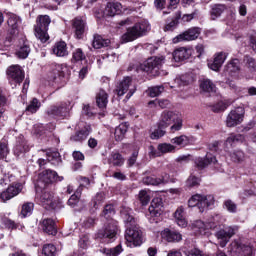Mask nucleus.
<instances>
[{"mask_svg":"<svg viewBox=\"0 0 256 256\" xmlns=\"http://www.w3.org/2000/svg\"><path fill=\"white\" fill-rule=\"evenodd\" d=\"M113 215H115V207L112 204H107L102 212V217H105L107 222L97 233L99 239H115L117 237L118 222L111 218Z\"/></svg>","mask_w":256,"mask_h":256,"instance_id":"1","label":"nucleus"},{"mask_svg":"<svg viewBox=\"0 0 256 256\" xmlns=\"http://www.w3.org/2000/svg\"><path fill=\"white\" fill-rule=\"evenodd\" d=\"M157 127L160 129H167L170 127L172 133H175V131H181V128L183 127V120L179 116V114L164 110L159 117V121L157 122Z\"/></svg>","mask_w":256,"mask_h":256,"instance_id":"2","label":"nucleus"},{"mask_svg":"<svg viewBox=\"0 0 256 256\" xmlns=\"http://www.w3.org/2000/svg\"><path fill=\"white\" fill-rule=\"evenodd\" d=\"M151 31V24L147 20H140L135 23L132 27L127 28L126 33L122 35V43H129L139 39V37H144Z\"/></svg>","mask_w":256,"mask_h":256,"instance_id":"3","label":"nucleus"},{"mask_svg":"<svg viewBox=\"0 0 256 256\" xmlns=\"http://www.w3.org/2000/svg\"><path fill=\"white\" fill-rule=\"evenodd\" d=\"M49 25H51V18L48 15H40L36 20L34 26L35 37L41 41V43H47L49 41Z\"/></svg>","mask_w":256,"mask_h":256,"instance_id":"4","label":"nucleus"},{"mask_svg":"<svg viewBox=\"0 0 256 256\" xmlns=\"http://www.w3.org/2000/svg\"><path fill=\"white\" fill-rule=\"evenodd\" d=\"M57 181H63V177L57 175V172L51 169H46L38 175L35 187L38 189H45L47 185L57 183Z\"/></svg>","mask_w":256,"mask_h":256,"instance_id":"5","label":"nucleus"},{"mask_svg":"<svg viewBox=\"0 0 256 256\" xmlns=\"http://www.w3.org/2000/svg\"><path fill=\"white\" fill-rule=\"evenodd\" d=\"M36 199L48 211L57 207V200H55L53 192L45 190V188H36Z\"/></svg>","mask_w":256,"mask_h":256,"instance_id":"6","label":"nucleus"},{"mask_svg":"<svg viewBox=\"0 0 256 256\" xmlns=\"http://www.w3.org/2000/svg\"><path fill=\"white\" fill-rule=\"evenodd\" d=\"M213 203H215L213 195L203 196L196 194L188 200V207H198L200 213H203L206 209H209Z\"/></svg>","mask_w":256,"mask_h":256,"instance_id":"7","label":"nucleus"},{"mask_svg":"<svg viewBox=\"0 0 256 256\" xmlns=\"http://www.w3.org/2000/svg\"><path fill=\"white\" fill-rule=\"evenodd\" d=\"M163 63H165V57L152 56L144 61L143 64H140V71L151 75H159V70L163 67Z\"/></svg>","mask_w":256,"mask_h":256,"instance_id":"8","label":"nucleus"},{"mask_svg":"<svg viewBox=\"0 0 256 256\" xmlns=\"http://www.w3.org/2000/svg\"><path fill=\"white\" fill-rule=\"evenodd\" d=\"M125 239L128 243H132L134 247H141L143 245V230L140 226L126 230Z\"/></svg>","mask_w":256,"mask_h":256,"instance_id":"9","label":"nucleus"},{"mask_svg":"<svg viewBox=\"0 0 256 256\" xmlns=\"http://www.w3.org/2000/svg\"><path fill=\"white\" fill-rule=\"evenodd\" d=\"M244 117H245V108L238 107L232 110L226 118L227 127H237V125H241V123H243Z\"/></svg>","mask_w":256,"mask_h":256,"instance_id":"10","label":"nucleus"},{"mask_svg":"<svg viewBox=\"0 0 256 256\" xmlns=\"http://www.w3.org/2000/svg\"><path fill=\"white\" fill-rule=\"evenodd\" d=\"M6 73L9 81L17 83L18 85H21V83H23V80L25 79V72L19 65H12L8 67Z\"/></svg>","mask_w":256,"mask_h":256,"instance_id":"11","label":"nucleus"},{"mask_svg":"<svg viewBox=\"0 0 256 256\" xmlns=\"http://www.w3.org/2000/svg\"><path fill=\"white\" fill-rule=\"evenodd\" d=\"M123 221L126 227V231L131 229H135V227H139V222L137 218L133 215V210L129 207H124L121 210Z\"/></svg>","mask_w":256,"mask_h":256,"instance_id":"12","label":"nucleus"},{"mask_svg":"<svg viewBox=\"0 0 256 256\" xmlns=\"http://www.w3.org/2000/svg\"><path fill=\"white\" fill-rule=\"evenodd\" d=\"M201 35V29L199 27L189 28L182 34L176 36L173 39V43H181V41H195Z\"/></svg>","mask_w":256,"mask_h":256,"instance_id":"13","label":"nucleus"},{"mask_svg":"<svg viewBox=\"0 0 256 256\" xmlns=\"http://www.w3.org/2000/svg\"><path fill=\"white\" fill-rule=\"evenodd\" d=\"M8 35H10V37H8V41H13L14 37H17L19 35V26L21 25V18L15 14H12L8 21Z\"/></svg>","mask_w":256,"mask_h":256,"instance_id":"14","label":"nucleus"},{"mask_svg":"<svg viewBox=\"0 0 256 256\" xmlns=\"http://www.w3.org/2000/svg\"><path fill=\"white\" fill-rule=\"evenodd\" d=\"M23 191L22 183H13L10 185L6 191L0 194V199L5 203V201H9V199H13L16 195H19Z\"/></svg>","mask_w":256,"mask_h":256,"instance_id":"15","label":"nucleus"},{"mask_svg":"<svg viewBox=\"0 0 256 256\" xmlns=\"http://www.w3.org/2000/svg\"><path fill=\"white\" fill-rule=\"evenodd\" d=\"M48 117L57 119V117H65L67 115V105L64 103L51 106L47 110Z\"/></svg>","mask_w":256,"mask_h":256,"instance_id":"16","label":"nucleus"},{"mask_svg":"<svg viewBox=\"0 0 256 256\" xmlns=\"http://www.w3.org/2000/svg\"><path fill=\"white\" fill-rule=\"evenodd\" d=\"M235 234V228L229 227L223 230H220L216 233L217 239L220 240V247H225L229 243V239Z\"/></svg>","mask_w":256,"mask_h":256,"instance_id":"17","label":"nucleus"},{"mask_svg":"<svg viewBox=\"0 0 256 256\" xmlns=\"http://www.w3.org/2000/svg\"><path fill=\"white\" fill-rule=\"evenodd\" d=\"M217 163V158L209 153L205 157H198L195 159V166L197 169L203 170L209 165H215Z\"/></svg>","mask_w":256,"mask_h":256,"instance_id":"18","label":"nucleus"},{"mask_svg":"<svg viewBox=\"0 0 256 256\" xmlns=\"http://www.w3.org/2000/svg\"><path fill=\"white\" fill-rule=\"evenodd\" d=\"M149 213L152 217H161L163 215V200L161 198H154L152 200Z\"/></svg>","mask_w":256,"mask_h":256,"instance_id":"19","label":"nucleus"},{"mask_svg":"<svg viewBox=\"0 0 256 256\" xmlns=\"http://www.w3.org/2000/svg\"><path fill=\"white\" fill-rule=\"evenodd\" d=\"M29 152V144L23 135H20L16 138V145L14 147V153L19 157L23 153Z\"/></svg>","mask_w":256,"mask_h":256,"instance_id":"20","label":"nucleus"},{"mask_svg":"<svg viewBox=\"0 0 256 256\" xmlns=\"http://www.w3.org/2000/svg\"><path fill=\"white\" fill-rule=\"evenodd\" d=\"M40 227L47 235H57V226L55 225V221L51 218H46L40 222Z\"/></svg>","mask_w":256,"mask_h":256,"instance_id":"21","label":"nucleus"},{"mask_svg":"<svg viewBox=\"0 0 256 256\" xmlns=\"http://www.w3.org/2000/svg\"><path fill=\"white\" fill-rule=\"evenodd\" d=\"M72 27L77 39H83V33H85V21L77 17L72 21Z\"/></svg>","mask_w":256,"mask_h":256,"instance_id":"22","label":"nucleus"},{"mask_svg":"<svg viewBox=\"0 0 256 256\" xmlns=\"http://www.w3.org/2000/svg\"><path fill=\"white\" fill-rule=\"evenodd\" d=\"M131 83H133V78L126 76L124 79L118 84L116 93L118 97H123L127 91H129V87H131Z\"/></svg>","mask_w":256,"mask_h":256,"instance_id":"23","label":"nucleus"},{"mask_svg":"<svg viewBox=\"0 0 256 256\" xmlns=\"http://www.w3.org/2000/svg\"><path fill=\"white\" fill-rule=\"evenodd\" d=\"M225 59H227V55L220 52L215 56L212 62L208 63V67L212 69V71H219L223 66V63H225Z\"/></svg>","mask_w":256,"mask_h":256,"instance_id":"24","label":"nucleus"},{"mask_svg":"<svg viewBox=\"0 0 256 256\" xmlns=\"http://www.w3.org/2000/svg\"><path fill=\"white\" fill-rule=\"evenodd\" d=\"M162 237H164L168 243H179V241L183 240L181 233L169 229H166L162 232Z\"/></svg>","mask_w":256,"mask_h":256,"instance_id":"25","label":"nucleus"},{"mask_svg":"<svg viewBox=\"0 0 256 256\" xmlns=\"http://www.w3.org/2000/svg\"><path fill=\"white\" fill-rule=\"evenodd\" d=\"M107 103H109V94L105 90L100 89L96 94V105L99 109H106Z\"/></svg>","mask_w":256,"mask_h":256,"instance_id":"26","label":"nucleus"},{"mask_svg":"<svg viewBox=\"0 0 256 256\" xmlns=\"http://www.w3.org/2000/svg\"><path fill=\"white\" fill-rule=\"evenodd\" d=\"M227 10V6L224 4H214L210 9V19L211 21H215L219 19L221 15Z\"/></svg>","mask_w":256,"mask_h":256,"instance_id":"27","label":"nucleus"},{"mask_svg":"<svg viewBox=\"0 0 256 256\" xmlns=\"http://www.w3.org/2000/svg\"><path fill=\"white\" fill-rule=\"evenodd\" d=\"M191 57V50L186 48H179L174 51L173 59L176 63H180V61H185Z\"/></svg>","mask_w":256,"mask_h":256,"instance_id":"28","label":"nucleus"},{"mask_svg":"<svg viewBox=\"0 0 256 256\" xmlns=\"http://www.w3.org/2000/svg\"><path fill=\"white\" fill-rule=\"evenodd\" d=\"M119 11H121V3L108 2L104 9V15L107 17H115Z\"/></svg>","mask_w":256,"mask_h":256,"instance_id":"29","label":"nucleus"},{"mask_svg":"<svg viewBox=\"0 0 256 256\" xmlns=\"http://www.w3.org/2000/svg\"><path fill=\"white\" fill-rule=\"evenodd\" d=\"M104 202H105V193L104 192L97 193L91 201V206H92L91 213H95V211H97V209H99Z\"/></svg>","mask_w":256,"mask_h":256,"instance_id":"30","label":"nucleus"},{"mask_svg":"<svg viewBox=\"0 0 256 256\" xmlns=\"http://www.w3.org/2000/svg\"><path fill=\"white\" fill-rule=\"evenodd\" d=\"M91 133V126H85L80 131L76 132L75 135L71 136V141H85Z\"/></svg>","mask_w":256,"mask_h":256,"instance_id":"31","label":"nucleus"},{"mask_svg":"<svg viewBox=\"0 0 256 256\" xmlns=\"http://www.w3.org/2000/svg\"><path fill=\"white\" fill-rule=\"evenodd\" d=\"M168 1V9H177V5H179L180 0H155L154 5L156 9H164L165 5H167Z\"/></svg>","mask_w":256,"mask_h":256,"instance_id":"32","label":"nucleus"},{"mask_svg":"<svg viewBox=\"0 0 256 256\" xmlns=\"http://www.w3.org/2000/svg\"><path fill=\"white\" fill-rule=\"evenodd\" d=\"M174 217L179 227H185L187 225V220H185V208H183V206L177 208L174 213Z\"/></svg>","mask_w":256,"mask_h":256,"instance_id":"33","label":"nucleus"},{"mask_svg":"<svg viewBox=\"0 0 256 256\" xmlns=\"http://www.w3.org/2000/svg\"><path fill=\"white\" fill-rule=\"evenodd\" d=\"M111 45V40L103 39V37L99 34L94 35V40L92 42V46L94 49H101L102 47H109Z\"/></svg>","mask_w":256,"mask_h":256,"instance_id":"34","label":"nucleus"},{"mask_svg":"<svg viewBox=\"0 0 256 256\" xmlns=\"http://www.w3.org/2000/svg\"><path fill=\"white\" fill-rule=\"evenodd\" d=\"M108 163L114 167H121L125 163V159H123V155L119 154V152H112Z\"/></svg>","mask_w":256,"mask_h":256,"instance_id":"35","label":"nucleus"},{"mask_svg":"<svg viewBox=\"0 0 256 256\" xmlns=\"http://www.w3.org/2000/svg\"><path fill=\"white\" fill-rule=\"evenodd\" d=\"M54 55H57V57H65L69 54L67 51V43L65 42H57L53 48Z\"/></svg>","mask_w":256,"mask_h":256,"instance_id":"36","label":"nucleus"},{"mask_svg":"<svg viewBox=\"0 0 256 256\" xmlns=\"http://www.w3.org/2000/svg\"><path fill=\"white\" fill-rule=\"evenodd\" d=\"M200 89L205 91V93H215L217 87L213 83V81L209 80L208 78H204L200 82Z\"/></svg>","mask_w":256,"mask_h":256,"instance_id":"37","label":"nucleus"},{"mask_svg":"<svg viewBox=\"0 0 256 256\" xmlns=\"http://www.w3.org/2000/svg\"><path fill=\"white\" fill-rule=\"evenodd\" d=\"M142 181H143L144 185H154V186L167 183V179L165 178V176L162 178H155L153 176H145L142 179Z\"/></svg>","mask_w":256,"mask_h":256,"instance_id":"38","label":"nucleus"},{"mask_svg":"<svg viewBox=\"0 0 256 256\" xmlns=\"http://www.w3.org/2000/svg\"><path fill=\"white\" fill-rule=\"evenodd\" d=\"M101 253L106 256H119L123 253V246L118 244L116 247L113 248H102L100 249Z\"/></svg>","mask_w":256,"mask_h":256,"instance_id":"39","label":"nucleus"},{"mask_svg":"<svg viewBox=\"0 0 256 256\" xmlns=\"http://www.w3.org/2000/svg\"><path fill=\"white\" fill-rule=\"evenodd\" d=\"M175 83L178 87H185L190 83H193V76L191 74H183L175 79Z\"/></svg>","mask_w":256,"mask_h":256,"instance_id":"40","label":"nucleus"},{"mask_svg":"<svg viewBox=\"0 0 256 256\" xmlns=\"http://www.w3.org/2000/svg\"><path fill=\"white\" fill-rule=\"evenodd\" d=\"M243 63L250 73H256V60L255 58L246 55L243 58Z\"/></svg>","mask_w":256,"mask_h":256,"instance_id":"41","label":"nucleus"},{"mask_svg":"<svg viewBox=\"0 0 256 256\" xmlns=\"http://www.w3.org/2000/svg\"><path fill=\"white\" fill-rule=\"evenodd\" d=\"M127 124H120L118 127H116L114 132V137L116 141H123L125 139V134L127 133Z\"/></svg>","mask_w":256,"mask_h":256,"instance_id":"42","label":"nucleus"},{"mask_svg":"<svg viewBox=\"0 0 256 256\" xmlns=\"http://www.w3.org/2000/svg\"><path fill=\"white\" fill-rule=\"evenodd\" d=\"M30 53L31 48L29 47V44L27 42H24V44L16 52V55L17 57H19V59H27Z\"/></svg>","mask_w":256,"mask_h":256,"instance_id":"43","label":"nucleus"},{"mask_svg":"<svg viewBox=\"0 0 256 256\" xmlns=\"http://www.w3.org/2000/svg\"><path fill=\"white\" fill-rule=\"evenodd\" d=\"M226 71L227 73H237L241 70V66L239 65V59H232L227 65H226Z\"/></svg>","mask_w":256,"mask_h":256,"instance_id":"44","label":"nucleus"},{"mask_svg":"<svg viewBox=\"0 0 256 256\" xmlns=\"http://www.w3.org/2000/svg\"><path fill=\"white\" fill-rule=\"evenodd\" d=\"M46 157L48 163H51L52 165H59V163H61V155L59 152H48Z\"/></svg>","mask_w":256,"mask_h":256,"instance_id":"45","label":"nucleus"},{"mask_svg":"<svg viewBox=\"0 0 256 256\" xmlns=\"http://www.w3.org/2000/svg\"><path fill=\"white\" fill-rule=\"evenodd\" d=\"M41 107V102L37 98H33L29 105L26 107V111L28 113H37L39 111V108Z\"/></svg>","mask_w":256,"mask_h":256,"instance_id":"46","label":"nucleus"},{"mask_svg":"<svg viewBox=\"0 0 256 256\" xmlns=\"http://www.w3.org/2000/svg\"><path fill=\"white\" fill-rule=\"evenodd\" d=\"M35 207V204L33 202H26L22 205V210H21V217L25 219L27 215H31L33 213V208Z\"/></svg>","mask_w":256,"mask_h":256,"instance_id":"47","label":"nucleus"},{"mask_svg":"<svg viewBox=\"0 0 256 256\" xmlns=\"http://www.w3.org/2000/svg\"><path fill=\"white\" fill-rule=\"evenodd\" d=\"M181 19V13H178L175 18L171 20L168 24L164 26V31H174L179 25V20Z\"/></svg>","mask_w":256,"mask_h":256,"instance_id":"48","label":"nucleus"},{"mask_svg":"<svg viewBox=\"0 0 256 256\" xmlns=\"http://www.w3.org/2000/svg\"><path fill=\"white\" fill-rule=\"evenodd\" d=\"M171 143L173 145H179L180 147H185V145L189 144V138L185 135H181V136L173 138L171 140Z\"/></svg>","mask_w":256,"mask_h":256,"instance_id":"49","label":"nucleus"},{"mask_svg":"<svg viewBox=\"0 0 256 256\" xmlns=\"http://www.w3.org/2000/svg\"><path fill=\"white\" fill-rule=\"evenodd\" d=\"M245 141V136L241 134H230V137L226 139V143L228 145H232V143H243Z\"/></svg>","mask_w":256,"mask_h":256,"instance_id":"50","label":"nucleus"},{"mask_svg":"<svg viewBox=\"0 0 256 256\" xmlns=\"http://www.w3.org/2000/svg\"><path fill=\"white\" fill-rule=\"evenodd\" d=\"M148 95L149 97H159L163 91H165V88L163 86H153L148 88Z\"/></svg>","mask_w":256,"mask_h":256,"instance_id":"51","label":"nucleus"},{"mask_svg":"<svg viewBox=\"0 0 256 256\" xmlns=\"http://www.w3.org/2000/svg\"><path fill=\"white\" fill-rule=\"evenodd\" d=\"M81 199V193L76 192L74 193L67 201V205H69V207H72V209H74V207H77V205H79V201Z\"/></svg>","mask_w":256,"mask_h":256,"instance_id":"52","label":"nucleus"},{"mask_svg":"<svg viewBox=\"0 0 256 256\" xmlns=\"http://www.w3.org/2000/svg\"><path fill=\"white\" fill-rule=\"evenodd\" d=\"M56 252H57V248L53 244L44 245L42 249V253L44 256H55Z\"/></svg>","mask_w":256,"mask_h":256,"instance_id":"53","label":"nucleus"},{"mask_svg":"<svg viewBox=\"0 0 256 256\" xmlns=\"http://www.w3.org/2000/svg\"><path fill=\"white\" fill-rule=\"evenodd\" d=\"M166 128H160L159 126H157V129H155L151 134H150V138L157 140V139H161V137H165V134L167 133V131H165Z\"/></svg>","mask_w":256,"mask_h":256,"instance_id":"54","label":"nucleus"},{"mask_svg":"<svg viewBox=\"0 0 256 256\" xmlns=\"http://www.w3.org/2000/svg\"><path fill=\"white\" fill-rule=\"evenodd\" d=\"M85 59V53H83V50L81 48H77L73 52L72 61L73 63H77V61H83Z\"/></svg>","mask_w":256,"mask_h":256,"instance_id":"55","label":"nucleus"},{"mask_svg":"<svg viewBox=\"0 0 256 256\" xmlns=\"http://www.w3.org/2000/svg\"><path fill=\"white\" fill-rule=\"evenodd\" d=\"M158 151H160V153H172V151H175V146L168 143H162L158 145Z\"/></svg>","mask_w":256,"mask_h":256,"instance_id":"56","label":"nucleus"},{"mask_svg":"<svg viewBox=\"0 0 256 256\" xmlns=\"http://www.w3.org/2000/svg\"><path fill=\"white\" fill-rule=\"evenodd\" d=\"M224 207L229 213H237V204L232 200H225Z\"/></svg>","mask_w":256,"mask_h":256,"instance_id":"57","label":"nucleus"},{"mask_svg":"<svg viewBox=\"0 0 256 256\" xmlns=\"http://www.w3.org/2000/svg\"><path fill=\"white\" fill-rule=\"evenodd\" d=\"M96 223L97 217H88L83 221L82 227H85V229H91V227H95Z\"/></svg>","mask_w":256,"mask_h":256,"instance_id":"58","label":"nucleus"},{"mask_svg":"<svg viewBox=\"0 0 256 256\" xmlns=\"http://www.w3.org/2000/svg\"><path fill=\"white\" fill-rule=\"evenodd\" d=\"M139 201L141 205H149V202L151 201V198L147 195V191L141 190L139 193Z\"/></svg>","mask_w":256,"mask_h":256,"instance_id":"59","label":"nucleus"},{"mask_svg":"<svg viewBox=\"0 0 256 256\" xmlns=\"http://www.w3.org/2000/svg\"><path fill=\"white\" fill-rule=\"evenodd\" d=\"M227 109V104L223 101H220L212 106V111L214 113H221Z\"/></svg>","mask_w":256,"mask_h":256,"instance_id":"60","label":"nucleus"},{"mask_svg":"<svg viewBox=\"0 0 256 256\" xmlns=\"http://www.w3.org/2000/svg\"><path fill=\"white\" fill-rule=\"evenodd\" d=\"M9 155V147L5 143V141L0 142V159H5Z\"/></svg>","mask_w":256,"mask_h":256,"instance_id":"61","label":"nucleus"},{"mask_svg":"<svg viewBox=\"0 0 256 256\" xmlns=\"http://www.w3.org/2000/svg\"><path fill=\"white\" fill-rule=\"evenodd\" d=\"M200 179L195 177V176H190L187 181H186V185L188 187H198L199 183H200Z\"/></svg>","mask_w":256,"mask_h":256,"instance_id":"62","label":"nucleus"},{"mask_svg":"<svg viewBox=\"0 0 256 256\" xmlns=\"http://www.w3.org/2000/svg\"><path fill=\"white\" fill-rule=\"evenodd\" d=\"M243 157H245L243 151H236L231 155L232 160H234L237 163L243 161Z\"/></svg>","mask_w":256,"mask_h":256,"instance_id":"63","label":"nucleus"},{"mask_svg":"<svg viewBox=\"0 0 256 256\" xmlns=\"http://www.w3.org/2000/svg\"><path fill=\"white\" fill-rule=\"evenodd\" d=\"M185 255L187 256H203V251L198 248H193L191 250L185 251Z\"/></svg>","mask_w":256,"mask_h":256,"instance_id":"64","label":"nucleus"}]
</instances>
